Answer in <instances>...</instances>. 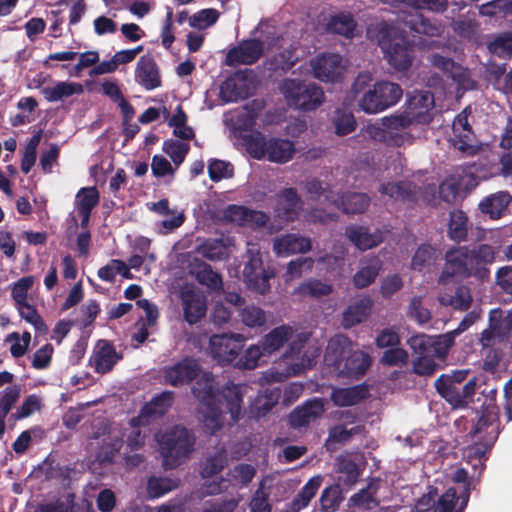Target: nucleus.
Segmentation results:
<instances>
[{"label": "nucleus", "mask_w": 512, "mask_h": 512, "mask_svg": "<svg viewBox=\"0 0 512 512\" xmlns=\"http://www.w3.org/2000/svg\"><path fill=\"white\" fill-rule=\"evenodd\" d=\"M199 376L192 392L200 401V413L204 427L211 434L218 431L223 425V413L219 405L225 401L231 418L236 421L241 416V402L248 387L245 385L228 384L221 391L215 386V381L210 373L200 374L196 361L184 359L164 370V379L172 386L187 384Z\"/></svg>", "instance_id": "f257e3e1"}, {"label": "nucleus", "mask_w": 512, "mask_h": 512, "mask_svg": "<svg viewBox=\"0 0 512 512\" xmlns=\"http://www.w3.org/2000/svg\"><path fill=\"white\" fill-rule=\"evenodd\" d=\"M256 33H266L267 38L263 41L250 39L240 42L237 47L231 49L228 52L226 56L227 65L236 66L241 64H253L262 55L265 46H267L268 49H273L277 46L278 49L284 50L274 57L275 68H280L283 70L290 69L298 60L296 48L287 50L284 43H279V38H277L274 42L269 40V36L275 35V31L274 27L270 26L268 23L261 22L256 29Z\"/></svg>", "instance_id": "f03ea898"}, {"label": "nucleus", "mask_w": 512, "mask_h": 512, "mask_svg": "<svg viewBox=\"0 0 512 512\" xmlns=\"http://www.w3.org/2000/svg\"><path fill=\"white\" fill-rule=\"evenodd\" d=\"M367 35L377 41L384 58L396 71L407 70L413 61V48L406 36L395 25L385 22L370 26Z\"/></svg>", "instance_id": "7ed1b4c3"}, {"label": "nucleus", "mask_w": 512, "mask_h": 512, "mask_svg": "<svg viewBox=\"0 0 512 512\" xmlns=\"http://www.w3.org/2000/svg\"><path fill=\"white\" fill-rule=\"evenodd\" d=\"M370 81L371 75L362 73L353 85L354 92L361 93L358 106L363 112L367 114L381 113L395 106L402 98L403 90L397 83L382 80L365 89Z\"/></svg>", "instance_id": "20e7f679"}, {"label": "nucleus", "mask_w": 512, "mask_h": 512, "mask_svg": "<svg viewBox=\"0 0 512 512\" xmlns=\"http://www.w3.org/2000/svg\"><path fill=\"white\" fill-rule=\"evenodd\" d=\"M303 339L293 341L289 350L285 353L279 367H272L260 378V384L282 382L288 377L297 376L307 369L312 368L319 355V350L314 346H303Z\"/></svg>", "instance_id": "39448f33"}, {"label": "nucleus", "mask_w": 512, "mask_h": 512, "mask_svg": "<svg viewBox=\"0 0 512 512\" xmlns=\"http://www.w3.org/2000/svg\"><path fill=\"white\" fill-rule=\"evenodd\" d=\"M194 441L189 431L180 426L157 435L164 468L173 469L180 465L193 450Z\"/></svg>", "instance_id": "423d86ee"}, {"label": "nucleus", "mask_w": 512, "mask_h": 512, "mask_svg": "<svg viewBox=\"0 0 512 512\" xmlns=\"http://www.w3.org/2000/svg\"><path fill=\"white\" fill-rule=\"evenodd\" d=\"M279 88L287 104L297 110L313 111L324 102L322 88L310 81L285 79Z\"/></svg>", "instance_id": "0eeeda50"}, {"label": "nucleus", "mask_w": 512, "mask_h": 512, "mask_svg": "<svg viewBox=\"0 0 512 512\" xmlns=\"http://www.w3.org/2000/svg\"><path fill=\"white\" fill-rule=\"evenodd\" d=\"M385 3L397 6L402 5L405 8L412 9L411 11L404 10V13H408V16L403 18V22L411 31L429 37L440 34V27L431 23L418 10L443 11L446 7V0H385Z\"/></svg>", "instance_id": "6e6552de"}, {"label": "nucleus", "mask_w": 512, "mask_h": 512, "mask_svg": "<svg viewBox=\"0 0 512 512\" xmlns=\"http://www.w3.org/2000/svg\"><path fill=\"white\" fill-rule=\"evenodd\" d=\"M306 189L312 197L323 198L324 201L348 214L362 213L370 203L369 197L364 193H350L340 197L338 189H333L328 184L315 179L307 182Z\"/></svg>", "instance_id": "1a4fd4ad"}, {"label": "nucleus", "mask_w": 512, "mask_h": 512, "mask_svg": "<svg viewBox=\"0 0 512 512\" xmlns=\"http://www.w3.org/2000/svg\"><path fill=\"white\" fill-rule=\"evenodd\" d=\"M243 140L248 153L256 159L267 158L272 162L285 163L295 152L291 141L272 138L267 142L259 132L244 135Z\"/></svg>", "instance_id": "9d476101"}, {"label": "nucleus", "mask_w": 512, "mask_h": 512, "mask_svg": "<svg viewBox=\"0 0 512 512\" xmlns=\"http://www.w3.org/2000/svg\"><path fill=\"white\" fill-rule=\"evenodd\" d=\"M495 417L481 416L472 432V438L475 444L469 446L465 452L467 462L472 465L474 469L482 468L486 460V454L493 445L498 435V427L494 423Z\"/></svg>", "instance_id": "9b49d317"}, {"label": "nucleus", "mask_w": 512, "mask_h": 512, "mask_svg": "<svg viewBox=\"0 0 512 512\" xmlns=\"http://www.w3.org/2000/svg\"><path fill=\"white\" fill-rule=\"evenodd\" d=\"M248 245V260L243 269L244 281L250 289L265 294L270 289L269 280L274 277L275 273L272 269L263 266L259 248L254 244Z\"/></svg>", "instance_id": "f8f14e48"}, {"label": "nucleus", "mask_w": 512, "mask_h": 512, "mask_svg": "<svg viewBox=\"0 0 512 512\" xmlns=\"http://www.w3.org/2000/svg\"><path fill=\"white\" fill-rule=\"evenodd\" d=\"M445 260V268L439 279L441 283H444L445 279L451 276L476 277V275L484 273L483 270L473 266L468 247L463 246L447 251Z\"/></svg>", "instance_id": "ddd939ff"}, {"label": "nucleus", "mask_w": 512, "mask_h": 512, "mask_svg": "<svg viewBox=\"0 0 512 512\" xmlns=\"http://www.w3.org/2000/svg\"><path fill=\"white\" fill-rule=\"evenodd\" d=\"M456 337L458 336L453 330L435 336L418 334L409 338L408 344L413 351L432 353L436 358L444 359L454 345Z\"/></svg>", "instance_id": "4468645a"}, {"label": "nucleus", "mask_w": 512, "mask_h": 512, "mask_svg": "<svg viewBox=\"0 0 512 512\" xmlns=\"http://www.w3.org/2000/svg\"><path fill=\"white\" fill-rule=\"evenodd\" d=\"M314 77L323 82H335L344 74L347 64L343 57L336 53H323L310 61Z\"/></svg>", "instance_id": "2eb2a0df"}, {"label": "nucleus", "mask_w": 512, "mask_h": 512, "mask_svg": "<svg viewBox=\"0 0 512 512\" xmlns=\"http://www.w3.org/2000/svg\"><path fill=\"white\" fill-rule=\"evenodd\" d=\"M434 106V97L430 92L417 91L408 96L403 113L415 125H427L433 119Z\"/></svg>", "instance_id": "dca6fc26"}, {"label": "nucleus", "mask_w": 512, "mask_h": 512, "mask_svg": "<svg viewBox=\"0 0 512 512\" xmlns=\"http://www.w3.org/2000/svg\"><path fill=\"white\" fill-rule=\"evenodd\" d=\"M243 341L241 334L213 335L209 340V353L218 362L234 363Z\"/></svg>", "instance_id": "f3484780"}, {"label": "nucleus", "mask_w": 512, "mask_h": 512, "mask_svg": "<svg viewBox=\"0 0 512 512\" xmlns=\"http://www.w3.org/2000/svg\"><path fill=\"white\" fill-rule=\"evenodd\" d=\"M382 124L386 128L388 145L400 147L413 143L414 137L408 128L415 124L403 112L384 117Z\"/></svg>", "instance_id": "a211bd4d"}, {"label": "nucleus", "mask_w": 512, "mask_h": 512, "mask_svg": "<svg viewBox=\"0 0 512 512\" xmlns=\"http://www.w3.org/2000/svg\"><path fill=\"white\" fill-rule=\"evenodd\" d=\"M227 463V457L224 450H219L215 455L209 456L201 467V475L205 480V487L207 494L219 493L223 484L226 482L218 478V473L224 468Z\"/></svg>", "instance_id": "6ab92c4d"}, {"label": "nucleus", "mask_w": 512, "mask_h": 512, "mask_svg": "<svg viewBox=\"0 0 512 512\" xmlns=\"http://www.w3.org/2000/svg\"><path fill=\"white\" fill-rule=\"evenodd\" d=\"M254 89L253 77L248 73H237L228 78L220 88V96L225 102H234L248 97Z\"/></svg>", "instance_id": "aec40b11"}, {"label": "nucleus", "mask_w": 512, "mask_h": 512, "mask_svg": "<svg viewBox=\"0 0 512 512\" xmlns=\"http://www.w3.org/2000/svg\"><path fill=\"white\" fill-rule=\"evenodd\" d=\"M224 218L240 226L260 227L266 224L268 217L265 213L250 210L244 206L229 205L223 213Z\"/></svg>", "instance_id": "412c9836"}, {"label": "nucleus", "mask_w": 512, "mask_h": 512, "mask_svg": "<svg viewBox=\"0 0 512 512\" xmlns=\"http://www.w3.org/2000/svg\"><path fill=\"white\" fill-rule=\"evenodd\" d=\"M300 210L301 202L296 191L292 188L284 189L277 199L275 217L286 224L296 219Z\"/></svg>", "instance_id": "4be33fe9"}, {"label": "nucleus", "mask_w": 512, "mask_h": 512, "mask_svg": "<svg viewBox=\"0 0 512 512\" xmlns=\"http://www.w3.org/2000/svg\"><path fill=\"white\" fill-rule=\"evenodd\" d=\"M323 412L324 400L314 398L294 409L289 416V423L293 428H301L317 420Z\"/></svg>", "instance_id": "5701e85b"}, {"label": "nucleus", "mask_w": 512, "mask_h": 512, "mask_svg": "<svg viewBox=\"0 0 512 512\" xmlns=\"http://www.w3.org/2000/svg\"><path fill=\"white\" fill-rule=\"evenodd\" d=\"M476 385V378H472L462 387L446 384L443 387H436V389L453 408H462L468 404L469 399L474 395Z\"/></svg>", "instance_id": "b1692460"}, {"label": "nucleus", "mask_w": 512, "mask_h": 512, "mask_svg": "<svg viewBox=\"0 0 512 512\" xmlns=\"http://www.w3.org/2000/svg\"><path fill=\"white\" fill-rule=\"evenodd\" d=\"M347 238L360 250H368L378 246L384 240L383 231L375 229L371 232L367 227L352 225L346 228Z\"/></svg>", "instance_id": "393cba45"}, {"label": "nucleus", "mask_w": 512, "mask_h": 512, "mask_svg": "<svg viewBox=\"0 0 512 512\" xmlns=\"http://www.w3.org/2000/svg\"><path fill=\"white\" fill-rule=\"evenodd\" d=\"M119 359L120 356L112 345L105 340H100L94 347L90 364L96 372L104 374L109 372Z\"/></svg>", "instance_id": "a878e982"}, {"label": "nucleus", "mask_w": 512, "mask_h": 512, "mask_svg": "<svg viewBox=\"0 0 512 512\" xmlns=\"http://www.w3.org/2000/svg\"><path fill=\"white\" fill-rule=\"evenodd\" d=\"M311 247L309 238L296 234H287L281 237H276L273 241V251L279 257H287L296 253H305L309 251Z\"/></svg>", "instance_id": "bb28decb"}, {"label": "nucleus", "mask_w": 512, "mask_h": 512, "mask_svg": "<svg viewBox=\"0 0 512 512\" xmlns=\"http://www.w3.org/2000/svg\"><path fill=\"white\" fill-rule=\"evenodd\" d=\"M351 351V341L344 335H337L329 341L324 361L327 366L335 367V371L338 372L346 355Z\"/></svg>", "instance_id": "cd10ccee"}, {"label": "nucleus", "mask_w": 512, "mask_h": 512, "mask_svg": "<svg viewBox=\"0 0 512 512\" xmlns=\"http://www.w3.org/2000/svg\"><path fill=\"white\" fill-rule=\"evenodd\" d=\"M182 304L185 319L190 324L196 323L205 315V299L200 293L193 289L183 291Z\"/></svg>", "instance_id": "c85d7f7f"}, {"label": "nucleus", "mask_w": 512, "mask_h": 512, "mask_svg": "<svg viewBox=\"0 0 512 512\" xmlns=\"http://www.w3.org/2000/svg\"><path fill=\"white\" fill-rule=\"evenodd\" d=\"M99 202V193L95 187L81 188L75 198V210L81 217V227L87 228L90 214Z\"/></svg>", "instance_id": "c756f323"}, {"label": "nucleus", "mask_w": 512, "mask_h": 512, "mask_svg": "<svg viewBox=\"0 0 512 512\" xmlns=\"http://www.w3.org/2000/svg\"><path fill=\"white\" fill-rule=\"evenodd\" d=\"M135 79L147 90H152L160 85L159 73L152 58L140 57L136 65Z\"/></svg>", "instance_id": "7c9ffc66"}, {"label": "nucleus", "mask_w": 512, "mask_h": 512, "mask_svg": "<svg viewBox=\"0 0 512 512\" xmlns=\"http://www.w3.org/2000/svg\"><path fill=\"white\" fill-rule=\"evenodd\" d=\"M372 303L369 296H362L351 303L343 312V327L350 328L363 322L370 313Z\"/></svg>", "instance_id": "2f4dec72"}, {"label": "nucleus", "mask_w": 512, "mask_h": 512, "mask_svg": "<svg viewBox=\"0 0 512 512\" xmlns=\"http://www.w3.org/2000/svg\"><path fill=\"white\" fill-rule=\"evenodd\" d=\"M467 116V109H465L452 124L453 137L451 141L453 146L460 151H467L471 147L472 131Z\"/></svg>", "instance_id": "473e14b6"}, {"label": "nucleus", "mask_w": 512, "mask_h": 512, "mask_svg": "<svg viewBox=\"0 0 512 512\" xmlns=\"http://www.w3.org/2000/svg\"><path fill=\"white\" fill-rule=\"evenodd\" d=\"M84 91L82 84L70 81H59L54 85L41 89L44 98L49 102H57L73 95H80Z\"/></svg>", "instance_id": "72a5a7b5"}, {"label": "nucleus", "mask_w": 512, "mask_h": 512, "mask_svg": "<svg viewBox=\"0 0 512 512\" xmlns=\"http://www.w3.org/2000/svg\"><path fill=\"white\" fill-rule=\"evenodd\" d=\"M511 201L509 193L500 191L486 197L479 203L482 213L489 215L491 219H499L506 212Z\"/></svg>", "instance_id": "f704fd0d"}, {"label": "nucleus", "mask_w": 512, "mask_h": 512, "mask_svg": "<svg viewBox=\"0 0 512 512\" xmlns=\"http://www.w3.org/2000/svg\"><path fill=\"white\" fill-rule=\"evenodd\" d=\"M370 363L371 359L368 354L352 348V351L346 355L344 364L340 367L338 373L356 377L364 374Z\"/></svg>", "instance_id": "c9c22d12"}, {"label": "nucleus", "mask_w": 512, "mask_h": 512, "mask_svg": "<svg viewBox=\"0 0 512 512\" xmlns=\"http://www.w3.org/2000/svg\"><path fill=\"white\" fill-rule=\"evenodd\" d=\"M172 404V393L164 392L161 395L153 398L148 404H146L141 414L137 418L132 419V425L135 426L141 420H146L151 417H158L163 415Z\"/></svg>", "instance_id": "e433bc0d"}, {"label": "nucleus", "mask_w": 512, "mask_h": 512, "mask_svg": "<svg viewBox=\"0 0 512 512\" xmlns=\"http://www.w3.org/2000/svg\"><path fill=\"white\" fill-rule=\"evenodd\" d=\"M280 397L278 388H266L262 390L253 401L250 407V414L254 418L265 416L277 403Z\"/></svg>", "instance_id": "4c0bfd02"}, {"label": "nucleus", "mask_w": 512, "mask_h": 512, "mask_svg": "<svg viewBox=\"0 0 512 512\" xmlns=\"http://www.w3.org/2000/svg\"><path fill=\"white\" fill-rule=\"evenodd\" d=\"M470 255L472 259L473 266L480 270H483L484 273L481 275H476V278L483 280L488 277L489 270L486 268V265L492 264L495 260L496 250L494 247L488 244H481L473 249H470Z\"/></svg>", "instance_id": "58836bf2"}, {"label": "nucleus", "mask_w": 512, "mask_h": 512, "mask_svg": "<svg viewBox=\"0 0 512 512\" xmlns=\"http://www.w3.org/2000/svg\"><path fill=\"white\" fill-rule=\"evenodd\" d=\"M378 488V482H370L365 489H362L349 499L350 506L360 510H373L379 504L378 497L376 496Z\"/></svg>", "instance_id": "ea45409f"}, {"label": "nucleus", "mask_w": 512, "mask_h": 512, "mask_svg": "<svg viewBox=\"0 0 512 512\" xmlns=\"http://www.w3.org/2000/svg\"><path fill=\"white\" fill-rule=\"evenodd\" d=\"M368 394V390L364 386H354L350 388L333 389L331 399L335 405L351 406L357 404Z\"/></svg>", "instance_id": "a19ab883"}, {"label": "nucleus", "mask_w": 512, "mask_h": 512, "mask_svg": "<svg viewBox=\"0 0 512 512\" xmlns=\"http://www.w3.org/2000/svg\"><path fill=\"white\" fill-rule=\"evenodd\" d=\"M34 283V276H25L12 284L11 296L15 303V307L34 302L35 294L32 292Z\"/></svg>", "instance_id": "79ce46f5"}, {"label": "nucleus", "mask_w": 512, "mask_h": 512, "mask_svg": "<svg viewBox=\"0 0 512 512\" xmlns=\"http://www.w3.org/2000/svg\"><path fill=\"white\" fill-rule=\"evenodd\" d=\"M323 478L320 475L312 477L301 489L291 503L290 512H299L305 508L322 484Z\"/></svg>", "instance_id": "37998d69"}, {"label": "nucleus", "mask_w": 512, "mask_h": 512, "mask_svg": "<svg viewBox=\"0 0 512 512\" xmlns=\"http://www.w3.org/2000/svg\"><path fill=\"white\" fill-rule=\"evenodd\" d=\"M292 333L293 330L288 326H280L273 329L262 341L263 351L270 355L279 350L291 338Z\"/></svg>", "instance_id": "c03bdc74"}, {"label": "nucleus", "mask_w": 512, "mask_h": 512, "mask_svg": "<svg viewBox=\"0 0 512 512\" xmlns=\"http://www.w3.org/2000/svg\"><path fill=\"white\" fill-rule=\"evenodd\" d=\"M462 500L459 502V498H456V491L454 488H449L436 502V507L433 512H463L464 507L468 501V492L465 491V495L461 497Z\"/></svg>", "instance_id": "a18cd8bd"}, {"label": "nucleus", "mask_w": 512, "mask_h": 512, "mask_svg": "<svg viewBox=\"0 0 512 512\" xmlns=\"http://www.w3.org/2000/svg\"><path fill=\"white\" fill-rule=\"evenodd\" d=\"M379 192L392 200L416 201L419 199L416 192H412L411 185L407 183H384L380 186Z\"/></svg>", "instance_id": "49530a36"}, {"label": "nucleus", "mask_w": 512, "mask_h": 512, "mask_svg": "<svg viewBox=\"0 0 512 512\" xmlns=\"http://www.w3.org/2000/svg\"><path fill=\"white\" fill-rule=\"evenodd\" d=\"M439 301L442 305L451 306L453 309L464 311L470 307L472 295L468 287L459 286L454 295H440Z\"/></svg>", "instance_id": "de8ad7c7"}, {"label": "nucleus", "mask_w": 512, "mask_h": 512, "mask_svg": "<svg viewBox=\"0 0 512 512\" xmlns=\"http://www.w3.org/2000/svg\"><path fill=\"white\" fill-rule=\"evenodd\" d=\"M356 23L349 13H339L331 17L327 24V29L330 32L337 33L347 38L354 36Z\"/></svg>", "instance_id": "09e8293b"}, {"label": "nucleus", "mask_w": 512, "mask_h": 512, "mask_svg": "<svg viewBox=\"0 0 512 512\" xmlns=\"http://www.w3.org/2000/svg\"><path fill=\"white\" fill-rule=\"evenodd\" d=\"M430 62L434 67L450 73L451 77L454 80L459 81L463 88L468 89L473 87L472 85H470V81H467L466 83L465 81L461 80L465 72L461 67L456 66L455 63L450 58L439 54H433L430 57Z\"/></svg>", "instance_id": "8fccbe9b"}, {"label": "nucleus", "mask_w": 512, "mask_h": 512, "mask_svg": "<svg viewBox=\"0 0 512 512\" xmlns=\"http://www.w3.org/2000/svg\"><path fill=\"white\" fill-rule=\"evenodd\" d=\"M468 231V219L464 212L455 210L450 213V221L448 224L449 237L457 242L466 239Z\"/></svg>", "instance_id": "3c124183"}, {"label": "nucleus", "mask_w": 512, "mask_h": 512, "mask_svg": "<svg viewBox=\"0 0 512 512\" xmlns=\"http://www.w3.org/2000/svg\"><path fill=\"white\" fill-rule=\"evenodd\" d=\"M189 149L190 146L188 143L173 139L164 141L162 147L163 152L170 157L176 168L183 163Z\"/></svg>", "instance_id": "603ef678"}, {"label": "nucleus", "mask_w": 512, "mask_h": 512, "mask_svg": "<svg viewBox=\"0 0 512 512\" xmlns=\"http://www.w3.org/2000/svg\"><path fill=\"white\" fill-rule=\"evenodd\" d=\"M108 439H103V447L97 455V459L100 463H110L116 452L122 446V440L120 439V432L113 430L109 435Z\"/></svg>", "instance_id": "864d4df0"}, {"label": "nucleus", "mask_w": 512, "mask_h": 512, "mask_svg": "<svg viewBox=\"0 0 512 512\" xmlns=\"http://www.w3.org/2000/svg\"><path fill=\"white\" fill-rule=\"evenodd\" d=\"M169 125L178 138L188 140L194 137L193 129L187 126V115L180 107H177L175 114L170 118Z\"/></svg>", "instance_id": "5fc2aeb1"}, {"label": "nucleus", "mask_w": 512, "mask_h": 512, "mask_svg": "<svg viewBox=\"0 0 512 512\" xmlns=\"http://www.w3.org/2000/svg\"><path fill=\"white\" fill-rule=\"evenodd\" d=\"M502 311L500 309H494L489 314V328L484 330L481 334V344L483 347L490 345L492 339L495 336L505 337L502 328L499 326L501 321Z\"/></svg>", "instance_id": "6e6d98bb"}, {"label": "nucleus", "mask_w": 512, "mask_h": 512, "mask_svg": "<svg viewBox=\"0 0 512 512\" xmlns=\"http://www.w3.org/2000/svg\"><path fill=\"white\" fill-rule=\"evenodd\" d=\"M332 292V285L318 280H311L302 283L295 290L301 296L321 297Z\"/></svg>", "instance_id": "4d7b16f0"}, {"label": "nucleus", "mask_w": 512, "mask_h": 512, "mask_svg": "<svg viewBox=\"0 0 512 512\" xmlns=\"http://www.w3.org/2000/svg\"><path fill=\"white\" fill-rule=\"evenodd\" d=\"M177 481L170 478L152 477L147 484V492L151 498H159L177 487Z\"/></svg>", "instance_id": "13d9d810"}, {"label": "nucleus", "mask_w": 512, "mask_h": 512, "mask_svg": "<svg viewBox=\"0 0 512 512\" xmlns=\"http://www.w3.org/2000/svg\"><path fill=\"white\" fill-rule=\"evenodd\" d=\"M242 323L249 328H257L265 325L266 313L259 307L247 306L240 312Z\"/></svg>", "instance_id": "bf43d9fd"}, {"label": "nucleus", "mask_w": 512, "mask_h": 512, "mask_svg": "<svg viewBox=\"0 0 512 512\" xmlns=\"http://www.w3.org/2000/svg\"><path fill=\"white\" fill-rule=\"evenodd\" d=\"M267 353L258 345H251L244 354L234 362V365L240 368L253 369L259 365L260 359Z\"/></svg>", "instance_id": "052dcab7"}, {"label": "nucleus", "mask_w": 512, "mask_h": 512, "mask_svg": "<svg viewBox=\"0 0 512 512\" xmlns=\"http://www.w3.org/2000/svg\"><path fill=\"white\" fill-rule=\"evenodd\" d=\"M436 259V251L429 245L420 246L415 252L411 268L417 271H422L429 267Z\"/></svg>", "instance_id": "680f3d73"}, {"label": "nucleus", "mask_w": 512, "mask_h": 512, "mask_svg": "<svg viewBox=\"0 0 512 512\" xmlns=\"http://www.w3.org/2000/svg\"><path fill=\"white\" fill-rule=\"evenodd\" d=\"M33 303L34 302L17 306L16 309L18 310L20 316L28 323H30L38 332L46 333L48 328L44 324Z\"/></svg>", "instance_id": "e2e57ef3"}, {"label": "nucleus", "mask_w": 512, "mask_h": 512, "mask_svg": "<svg viewBox=\"0 0 512 512\" xmlns=\"http://www.w3.org/2000/svg\"><path fill=\"white\" fill-rule=\"evenodd\" d=\"M407 315L419 325H424L431 319L430 311L423 305L422 298L419 296H415L411 299L408 305Z\"/></svg>", "instance_id": "0e129e2a"}, {"label": "nucleus", "mask_w": 512, "mask_h": 512, "mask_svg": "<svg viewBox=\"0 0 512 512\" xmlns=\"http://www.w3.org/2000/svg\"><path fill=\"white\" fill-rule=\"evenodd\" d=\"M218 18L219 12L217 10L212 8L203 9L196 12L189 18V24L191 27L196 29H206L215 24Z\"/></svg>", "instance_id": "69168bd1"}, {"label": "nucleus", "mask_w": 512, "mask_h": 512, "mask_svg": "<svg viewBox=\"0 0 512 512\" xmlns=\"http://www.w3.org/2000/svg\"><path fill=\"white\" fill-rule=\"evenodd\" d=\"M489 51L502 58L512 56V33H503L488 44Z\"/></svg>", "instance_id": "338daca9"}, {"label": "nucleus", "mask_w": 512, "mask_h": 512, "mask_svg": "<svg viewBox=\"0 0 512 512\" xmlns=\"http://www.w3.org/2000/svg\"><path fill=\"white\" fill-rule=\"evenodd\" d=\"M340 486L332 485L326 488L320 497V504L325 512H334L342 501Z\"/></svg>", "instance_id": "774afa93"}]
</instances>
